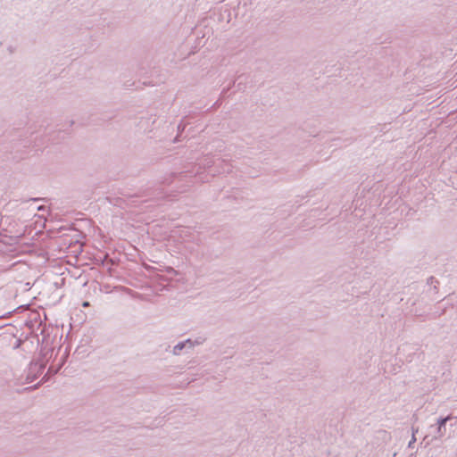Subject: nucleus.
<instances>
[{
    "label": "nucleus",
    "instance_id": "obj_1",
    "mask_svg": "<svg viewBox=\"0 0 457 457\" xmlns=\"http://www.w3.org/2000/svg\"><path fill=\"white\" fill-rule=\"evenodd\" d=\"M450 420V417H446L445 419H441L439 421H438V424H439V427H443L445 425L446 421Z\"/></svg>",
    "mask_w": 457,
    "mask_h": 457
},
{
    "label": "nucleus",
    "instance_id": "obj_2",
    "mask_svg": "<svg viewBox=\"0 0 457 457\" xmlns=\"http://www.w3.org/2000/svg\"><path fill=\"white\" fill-rule=\"evenodd\" d=\"M83 306H85V307H86V306H88V303H87V302H85V303H83Z\"/></svg>",
    "mask_w": 457,
    "mask_h": 457
}]
</instances>
